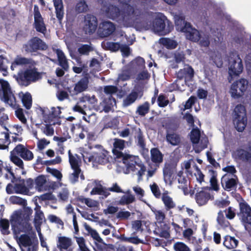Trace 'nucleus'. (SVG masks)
<instances>
[{"label":"nucleus","instance_id":"f257e3e1","mask_svg":"<svg viewBox=\"0 0 251 251\" xmlns=\"http://www.w3.org/2000/svg\"><path fill=\"white\" fill-rule=\"evenodd\" d=\"M104 11L107 17L115 20L127 27L134 24L135 21L140 15L141 12L136 4H124L122 10L117 6L109 4L106 7Z\"/></svg>","mask_w":251,"mask_h":251},{"label":"nucleus","instance_id":"f03ea898","mask_svg":"<svg viewBox=\"0 0 251 251\" xmlns=\"http://www.w3.org/2000/svg\"><path fill=\"white\" fill-rule=\"evenodd\" d=\"M33 213L32 209L29 207H25L23 210L15 211L11 215L10 222L12 230L14 234L21 232H28L32 227L30 223V218Z\"/></svg>","mask_w":251,"mask_h":251},{"label":"nucleus","instance_id":"7ed1b4c3","mask_svg":"<svg viewBox=\"0 0 251 251\" xmlns=\"http://www.w3.org/2000/svg\"><path fill=\"white\" fill-rule=\"evenodd\" d=\"M233 124L236 129L239 132L243 131L247 123V117L245 107L239 104L237 105L234 110Z\"/></svg>","mask_w":251,"mask_h":251},{"label":"nucleus","instance_id":"20e7f679","mask_svg":"<svg viewBox=\"0 0 251 251\" xmlns=\"http://www.w3.org/2000/svg\"><path fill=\"white\" fill-rule=\"evenodd\" d=\"M48 45L38 37H33L23 45V49L26 53H32L38 50H46Z\"/></svg>","mask_w":251,"mask_h":251},{"label":"nucleus","instance_id":"39448f33","mask_svg":"<svg viewBox=\"0 0 251 251\" xmlns=\"http://www.w3.org/2000/svg\"><path fill=\"white\" fill-rule=\"evenodd\" d=\"M248 86L249 81L245 78H241L234 81L230 89L231 96L234 99L240 98L245 94Z\"/></svg>","mask_w":251,"mask_h":251},{"label":"nucleus","instance_id":"423d86ee","mask_svg":"<svg viewBox=\"0 0 251 251\" xmlns=\"http://www.w3.org/2000/svg\"><path fill=\"white\" fill-rule=\"evenodd\" d=\"M2 95L4 101L10 105L16 104V100L8 81L0 79V95Z\"/></svg>","mask_w":251,"mask_h":251},{"label":"nucleus","instance_id":"0eeeda50","mask_svg":"<svg viewBox=\"0 0 251 251\" xmlns=\"http://www.w3.org/2000/svg\"><path fill=\"white\" fill-rule=\"evenodd\" d=\"M40 111L42 112L43 120L46 123H50L52 125L57 124L55 120L59 118L61 111L59 107L57 108L53 107L50 112L47 107H40Z\"/></svg>","mask_w":251,"mask_h":251},{"label":"nucleus","instance_id":"6e6552de","mask_svg":"<svg viewBox=\"0 0 251 251\" xmlns=\"http://www.w3.org/2000/svg\"><path fill=\"white\" fill-rule=\"evenodd\" d=\"M240 213L241 221L246 229L251 227V207L246 202L239 203Z\"/></svg>","mask_w":251,"mask_h":251},{"label":"nucleus","instance_id":"1a4fd4ad","mask_svg":"<svg viewBox=\"0 0 251 251\" xmlns=\"http://www.w3.org/2000/svg\"><path fill=\"white\" fill-rule=\"evenodd\" d=\"M210 191V188L208 187H202L201 190L198 189L195 195V199L199 206L204 205L210 200L213 199Z\"/></svg>","mask_w":251,"mask_h":251},{"label":"nucleus","instance_id":"9d476101","mask_svg":"<svg viewBox=\"0 0 251 251\" xmlns=\"http://www.w3.org/2000/svg\"><path fill=\"white\" fill-rule=\"evenodd\" d=\"M33 13L34 27L37 32L45 33L47 31L46 26L37 5H34Z\"/></svg>","mask_w":251,"mask_h":251},{"label":"nucleus","instance_id":"9b49d317","mask_svg":"<svg viewBox=\"0 0 251 251\" xmlns=\"http://www.w3.org/2000/svg\"><path fill=\"white\" fill-rule=\"evenodd\" d=\"M115 25L110 21H104L100 23L98 29V34L101 38L107 37L115 31Z\"/></svg>","mask_w":251,"mask_h":251},{"label":"nucleus","instance_id":"f8f14e48","mask_svg":"<svg viewBox=\"0 0 251 251\" xmlns=\"http://www.w3.org/2000/svg\"><path fill=\"white\" fill-rule=\"evenodd\" d=\"M231 58L229 59L228 74L229 76L232 78L233 76L239 75L242 72L243 65L242 59L239 55H237L235 58L233 60H231Z\"/></svg>","mask_w":251,"mask_h":251},{"label":"nucleus","instance_id":"ddd939ff","mask_svg":"<svg viewBox=\"0 0 251 251\" xmlns=\"http://www.w3.org/2000/svg\"><path fill=\"white\" fill-rule=\"evenodd\" d=\"M84 30L86 33L91 34L96 30L98 26V21L96 16L88 14L84 17Z\"/></svg>","mask_w":251,"mask_h":251},{"label":"nucleus","instance_id":"4468645a","mask_svg":"<svg viewBox=\"0 0 251 251\" xmlns=\"http://www.w3.org/2000/svg\"><path fill=\"white\" fill-rule=\"evenodd\" d=\"M13 150L14 153H17L25 161H31L34 158L32 152L23 144H18Z\"/></svg>","mask_w":251,"mask_h":251},{"label":"nucleus","instance_id":"2eb2a0df","mask_svg":"<svg viewBox=\"0 0 251 251\" xmlns=\"http://www.w3.org/2000/svg\"><path fill=\"white\" fill-rule=\"evenodd\" d=\"M177 78L179 80L184 79L185 82L192 81L194 76V71L193 68L187 65L183 69H180L176 73Z\"/></svg>","mask_w":251,"mask_h":251},{"label":"nucleus","instance_id":"dca6fc26","mask_svg":"<svg viewBox=\"0 0 251 251\" xmlns=\"http://www.w3.org/2000/svg\"><path fill=\"white\" fill-rule=\"evenodd\" d=\"M183 30L187 39L194 42H198L200 40L201 33L198 30L193 27L191 24H187V26L183 28Z\"/></svg>","mask_w":251,"mask_h":251},{"label":"nucleus","instance_id":"f3484780","mask_svg":"<svg viewBox=\"0 0 251 251\" xmlns=\"http://www.w3.org/2000/svg\"><path fill=\"white\" fill-rule=\"evenodd\" d=\"M89 78V74H86L75 83L74 88V94L72 95H76L86 91L88 88Z\"/></svg>","mask_w":251,"mask_h":251},{"label":"nucleus","instance_id":"a211bd4d","mask_svg":"<svg viewBox=\"0 0 251 251\" xmlns=\"http://www.w3.org/2000/svg\"><path fill=\"white\" fill-rule=\"evenodd\" d=\"M72 241L71 238L66 236L58 237L57 247L60 251H73Z\"/></svg>","mask_w":251,"mask_h":251},{"label":"nucleus","instance_id":"6ab92c4d","mask_svg":"<svg viewBox=\"0 0 251 251\" xmlns=\"http://www.w3.org/2000/svg\"><path fill=\"white\" fill-rule=\"evenodd\" d=\"M235 159L247 162L251 161V152L241 148H237L232 153Z\"/></svg>","mask_w":251,"mask_h":251},{"label":"nucleus","instance_id":"aec40b11","mask_svg":"<svg viewBox=\"0 0 251 251\" xmlns=\"http://www.w3.org/2000/svg\"><path fill=\"white\" fill-rule=\"evenodd\" d=\"M153 26L154 30L160 35H166L171 31L169 29L165 28V21L161 18H156L154 19Z\"/></svg>","mask_w":251,"mask_h":251},{"label":"nucleus","instance_id":"412c9836","mask_svg":"<svg viewBox=\"0 0 251 251\" xmlns=\"http://www.w3.org/2000/svg\"><path fill=\"white\" fill-rule=\"evenodd\" d=\"M135 142L136 145L140 148L142 151L147 150L145 136L143 132L142 131L140 128L135 129V133L134 135Z\"/></svg>","mask_w":251,"mask_h":251},{"label":"nucleus","instance_id":"4be33fe9","mask_svg":"<svg viewBox=\"0 0 251 251\" xmlns=\"http://www.w3.org/2000/svg\"><path fill=\"white\" fill-rule=\"evenodd\" d=\"M56 18L61 23L64 16V6L62 0H52Z\"/></svg>","mask_w":251,"mask_h":251},{"label":"nucleus","instance_id":"5701e85b","mask_svg":"<svg viewBox=\"0 0 251 251\" xmlns=\"http://www.w3.org/2000/svg\"><path fill=\"white\" fill-rule=\"evenodd\" d=\"M92 157L100 164H105L109 162L108 152L104 150L101 152L94 153Z\"/></svg>","mask_w":251,"mask_h":251},{"label":"nucleus","instance_id":"b1692460","mask_svg":"<svg viewBox=\"0 0 251 251\" xmlns=\"http://www.w3.org/2000/svg\"><path fill=\"white\" fill-rule=\"evenodd\" d=\"M227 175L223 176L221 179V184L226 190L230 191L237 186V181L233 178H227Z\"/></svg>","mask_w":251,"mask_h":251},{"label":"nucleus","instance_id":"393cba45","mask_svg":"<svg viewBox=\"0 0 251 251\" xmlns=\"http://www.w3.org/2000/svg\"><path fill=\"white\" fill-rule=\"evenodd\" d=\"M151 159L156 165H159L163 161V154L157 148L151 150Z\"/></svg>","mask_w":251,"mask_h":251},{"label":"nucleus","instance_id":"a878e982","mask_svg":"<svg viewBox=\"0 0 251 251\" xmlns=\"http://www.w3.org/2000/svg\"><path fill=\"white\" fill-rule=\"evenodd\" d=\"M161 200L166 211H170L176 207V203L174 201L172 198L169 196L168 192L162 194Z\"/></svg>","mask_w":251,"mask_h":251},{"label":"nucleus","instance_id":"bb28decb","mask_svg":"<svg viewBox=\"0 0 251 251\" xmlns=\"http://www.w3.org/2000/svg\"><path fill=\"white\" fill-rule=\"evenodd\" d=\"M35 211V216L34 218V224L35 227L37 229L40 228V226L42 224L43 220L45 218L43 212L41 210V206L37 203L34 208Z\"/></svg>","mask_w":251,"mask_h":251},{"label":"nucleus","instance_id":"cd10ccee","mask_svg":"<svg viewBox=\"0 0 251 251\" xmlns=\"http://www.w3.org/2000/svg\"><path fill=\"white\" fill-rule=\"evenodd\" d=\"M167 142L172 146L178 145L181 142V138L179 134L174 132H169L167 130L166 135Z\"/></svg>","mask_w":251,"mask_h":251},{"label":"nucleus","instance_id":"c85d7f7f","mask_svg":"<svg viewBox=\"0 0 251 251\" xmlns=\"http://www.w3.org/2000/svg\"><path fill=\"white\" fill-rule=\"evenodd\" d=\"M25 70L30 84L32 82H36L41 78L40 73L37 71V69L35 67L27 68Z\"/></svg>","mask_w":251,"mask_h":251},{"label":"nucleus","instance_id":"c756f323","mask_svg":"<svg viewBox=\"0 0 251 251\" xmlns=\"http://www.w3.org/2000/svg\"><path fill=\"white\" fill-rule=\"evenodd\" d=\"M176 171V167L171 164H165L163 168V176L164 180H171L173 178V175Z\"/></svg>","mask_w":251,"mask_h":251},{"label":"nucleus","instance_id":"7c9ffc66","mask_svg":"<svg viewBox=\"0 0 251 251\" xmlns=\"http://www.w3.org/2000/svg\"><path fill=\"white\" fill-rule=\"evenodd\" d=\"M16 79L21 86H27L30 84L25 70H20L17 74Z\"/></svg>","mask_w":251,"mask_h":251},{"label":"nucleus","instance_id":"2f4dec72","mask_svg":"<svg viewBox=\"0 0 251 251\" xmlns=\"http://www.w3.org/2000/svg\"><path fill=\"white\" fill-rule=\"evenodd\" d=\"M54 50V49H53ZM57 54L59 65L65 70L67 71L69 69V64L64 52L60 49H55Z\"/></svg>","mask_w":251,"mask_h":251},{"label":"nucleus","instance_id":"473e14b6","mask_svg":"<svg viewBox=\"0 0 251 251\" xmlns=\"http://www.w3.org/2000/svg\"><path fill=\"white\" fill-rule=\"evenodd\" d=\"M129 65L136 70H142L145 69V61L143 58L138 56L130 62Z\"/></svg>","mask_w":251,"mask_h":251},{"label":"nucleus","instance_id":"72a5a7b5","mask_svg":"<svg viewBox=\"0 0 251 251\" xmlns=\"http://www.w3.org/2000/svg\"><path fill=\"white\" fill-rule=\"evenodd\" d=\"M238 244V241L234 237L226 235L225 237L223 245L228 249L236 248Z\"/></svg>","mask_w":251,"mask_h":251},{"label":"nucleus","instance_id":"f704fd0d","mask_svg":"<svg viewBox=\"0 0 251 251\" xmlns=\"http://www.w3.org/2000/svg\"><path fill=\"white\" fill-rule=\"evenodd\" d=\"M138 98V92L132 91L123 100V105L127 107L133 103Z\"/></svg>","mask_w":251,"mask_h":251},{"label":"nucleus","instance_id":"c9c22d12","mask_svg":"<svg viewBox=\"0 0 251 251\" xmlns=\"http://www.w3.org/2000/svg\"><path fill=\"white\" fill-rule=\"evenodd\" d=\"M160 224V226L157 229L159 236L161 237L169 239L170 237L169 225L164 223Z\"/></svg>","mask_w":251,"mask_h":251},{"label":"nucleus","instance_id":"e433bc0d","mask_svg":"<svg viewBox=\"0 0 251 251\" xmlns=\"http://www.w3.org/2000/svg\"><path fill=\"white\" fill-rule=\"evenodd\" d=\"M34 180L35 189L39 192L43 191L44 186L47 182L45 176L43 175H39Z\"/></svg>","mask_w":251,"mask_h":251},{"label":"nucleus","instance_id":"4c0bfd02","mask_svg":"<svg viewBox=\"0 0 251 251\" xmlns=\"http://www.w3.org/2000/svg\"><path fill=\"white\" fill-rule=\"evenodd\" d=\"M187 24H191L190 23L187 22L185 21V18L183 16H178L176 17L175 19V25L176 28L177 30L184 32L185 26H187Z\"/></svg>","mask_w":251,"mask_h":251},{"label":"nucleus","instance_id":"58836bf2","mask_svg":"<svg viewBox=\"0 0 251 251\" xmlns=\"http://www.w3.org/2000/svg\"><path fill=\"white\" fill-rule=\"evenodd\" d=\"M103 102L104 104L103 106L104 111L108 112L111 110L113 104L116 103V100L112 96H108L107 98L104 99Z\"/></svg>","mask_w":251,"mask_h":251},{"label":"nucleus","instance_id":"ea45409f","mask_svg":"<svg viewBox=\"0 0 251 251\" xmlns=\"http://www.w3.org/2000/svg\"><path fill=\"white\" fill-rule=\"evenodd\" d=\"M30 63V60L24 57L17 56L11 65V69L14 70L18 65H26Z\"/></svg>","mask_w":251,"mask_h":251},{"label":"nucleus","instance_id":"a19ab883","mask_svg":"<svg viewBox=\"0 0 251 251\" xmlns=\"http://www.w3.org/2000/svg\"><path fill=\"white\" fill-rule=\"evenodd\" d=\"M159 43L169 49H175L177 45L175 41L167 38H161L159 39Z\"/></svg>","mask_w":251,"mask_h":251},{"label":"nucleus","instance_id":"79ce46f5","mask_svg":"<svg viewBox=\"0 0 251 251\" xmlns=\"http://www.w3.org/2000/svg\"><path fill=\"white\" fill-rule=\"evenodd\" d=\"M19 242L24 247H28V249L29 248H32V247L33 246V245H32L31 239L28 235L26 234H22L21 235L20 237L19 238ZM34 245L35 244H34ZM35 245H37L36 244ZM37 247H38L37 245Z\"/></svg>","mask_w":251,"mask_h":251},{"label":"nucleus","instance_id":"37998d69","mask_svg":"<svg viewBox=\"0 0 251 251\" xmlns=\"http://www.w3.org/2000/svg\"><path fill=\"white\" fill-rule=\"evenodd\" d=\"M22 102L23 105L26 109H30L32 106V99L31 95L29 92H26L25 94H23Z\"/></svg>","mask_w":251,"mask_h":251},{"label":"nucleus","instance_id":"c03bdc74","mask_svg":"<svg viewBox=\"0 0 251 251\" xmlns=\"http://www.w3.org/2000/svg\"><path fill=\"white\" fill-rule=\"evenodd\" d=\"M10 160L21 169H24V165L23 160L18 156L17 153H14L13 150L10 152Z\"/></svg>","mask_w":251,"mask_h":251},{"label":"nucleus","instance_id":"a18cd8bd","mask_svg":"<svg viewBox=\"0 0 251 251\" xmlns=\"http://www.w3.org/2000/svg\"><path fill=\"white\" fill-rule=\"evenodd\" d=\"M135 201V197L129 194L127 195L122 196L118 202V204L121 205H128L133 202Z\"/></svg>","mask_w":251,"mask_h":251},{"label":"nucleus","instance_id":"49530a36","mask_svg":"<svg viewBox=\"0 0 251 251\" xmlns=\"http://www.w3.org/2000/svg\"><path fill=\"white\" fill-rule=\"evenodd\" d=\"M209 171L211 175L212 176L210 179V182L212 189L215 191H217L219 189V185L217 183V173L216 171H214L212 169L209 170Z\"/></svg>","mask_w":251,"mask_h":251},{"label":"nucleus","instance_id":"de8ad7c7","mask_svg":"<svg viewBox=\"0 0 251 251\" xmlns=\"http://www.w3.org/2000/svg\"><path fill=\"white\" fill-rule=\"evenodd\" d=\"M88 9V6L84 0H80L75 6V11L77 13L86 12Z\"/></svg>","mask_w":251,"mask_h":251},{"label":"nucleus","instance_id":"09e8293b","mask_svg":"<svg viewBox=\"0 0 251 251\" xmlns=\"http://www.w3.org/2000/svg\"><path fill=\"white\" fill-rule=\"evenodd\" d=\"M4 134V138L0 139V150H4L8 148L10 143L9 134L7 132L2 133Z\"/></svg>","mask_w":251,"mask_h":251},{"label":"nucleus","instance_id":"8fccbe9b","mask_svg":"<svg viewBox=\"0 0 251 251\" xmlns=\"http://www.w3.org/2000/svg\"><path fill=\"white\" fill-rule=\"evenodd\" d=\"M217 221L218 224L222 227H227L230 224L229 222L225 218L223 212L221 210L218 213Z\"/></svg>","mask_w":251,"mask_h":251},{"label":"nucleus","instance_id":"3c124183","mask_svg":"<svg viewBox=\"0 0 251 251\" xmlns=\"http://www.w3.org/2000/svg\"><path fill=\"white\" fill-rule=\"evenodd\" d=\"M150 110V104L147 101L139 105L136 110V113L141 116H145Z\"/></svg>","mask_w":251,"mask_h":251},{"label":"nucleus","instance_id":"603ef678","mask_svg":"<svg viewBox=\"0 0 251 251\" xmlns=\"http://www.w3.org/2000/svg\"><path fill=\"white\" fill-rule=\"evenodd\" d=\"M72 169L74 170V172L70 175L69 179L72 183L75 184L78 182L81 170L80 167Z\"/></svg>","mask_w":251,"mask_h":251},{"label":"nucleus","instance_id":"864d4df0","mask_svg":"<svg viewBox=\"0 0 251 251\" xmlns=\"http://www.w3.org/2000/svg\"><path fill=\"white\" fill-rule=\"evenodd\" d=\"M9 222L7 219H1L0 220V229L2 234L8 235L9 234Z\"/></svg>","mask_w":251,"mask_h":251},{"label":"nucleus","instance_id":"5fc2aeb1","mask_svg":"<svg viewBox=\"0 0 251 251\" xmlns=\"http://www.w3.org/2000/svg\"><path fill=\"white\" fill-rule=\"evenodd\" d=\"M201 133L199 129L197 127L193 128L190 132V139L194 144L199 143L200 139Z\"/></svg>","mask_w":251,"mask_h":251},{"label":"nucleus","instance_id":"6e6d98bb","mask_svg":"<svg viewBox=\"0 0 251 251\" xmlns=\"http://www.w3.org/2000/svg\"><path fill=\"white\" fill-rule=\"evenodd\" d=\"M121 151V150L117 149H113V153L116 156V158H122L123 162L126 163V161L130 159L132 157L129 154H124Z\"/></svg>","mask_w":251,"mask_h":251},{"label":"nucleus","instance_id":"4d7b16f0","mask_svg":"<svg viewBox=\"0 0 251 251\" xmlns=\"http://www.w3.org/2000/svg\"><path fill=\"white\" fill-rule=\"evenodd\" d=\"M104 46L106 50L117 51L120 49L121 45L118 42H106L104 43Z\"/></svg>","mask_w":251,"mask_h":251},{"label":"nucleus","instance_id":"13d9d810","mask_svg":"<svg viewBox=\"0 0 251 251\" xmlns=\"http://www.w3.org/2000/svg\"><path fill=\"white\" fill-rule=\"evenodd\" d=\"M153 212L155 219L158 223L162 224L164 223V220L166 219V215L164 212L162 210H155Z\"/></svg>","mask_w":251,"mask_h":251},{"label":"nucleus","instance_id":"bf43d9fd","mask_svg":"<svg viewBox=\"0 0 251 251\" xmlns=\"http://www.w3.org/2000/svg\"><path fill=\"white\" fill-rule=\"evenodd\" d=\"M122 240L126 242H128L135 245L143 243V241L139 239L137 236L128 237L125 236L124 235H122Z\"/></svg>","mask_w":251,"mask_h":251},{"label":"nucleus","instance_id":"052dcab7","mask_svg":"<svg viewBox=\"0 0 251 251\" xmlns=\"http://www.w3.org/2000/svg\"><path fill=\"white\" fill-rule=\"evenodd\" d=\"M69 196V190L66 188H63L58 193L57 197L59 201H67Z\"/></svg>","mask_w":251,"mask_h":251},{"label":"nucleus","instance_id":"680f3d73","mask_svg":"<svg viewBox=\"0 0 251 251\" xmlns=\"http://www.w3.org/2000/svg\"><path fill=\"white\" fill-rule=\"evenodd\" d=\"M15 188L17 193L25 195L29 192V189L25 186L24 182L15 184Z\"/></svg>","mask_w":251,"mask_h":251},{"label":"nucleus","instance_id":"e2e57ef3","mask_svg":"<svg viewBox=\"0 0 251 251\" xmlns=\"http://www.w3.org/2000/svg\"><path fill=\"white\" fill-rule=\"evenodd\" d=\"M158 105L160 107H165L169 103V100L164 94H160L157 98Z\"/></svg>","mask_w":251,"mask_h":251},{"label":"nucleus","instance_id":"0e129e2a","mask_svg":"<svg viewBox=\"0 0 251 251\" xmlns=\"http://www.w3.org/2000/svg\"><path fill=\"white\" fill-rule=\"evenodd\" d=\"M15 115L16 117L24 124H27V120L25 118L24 110L21 108H19L15 111Z\"/></svg>","mask_w":251,"mask_h":251},{"label":"nucleus","instance_id":"69168bd1","mask_svg":"<svg viewBox=\"0 0 251 251\" xmlns=\"http://www.w3.org/2000/svg\"><path fill=\"white\" fill-rule=\"evenodd\" d=\"M113 143V149L123 150L125 147V141L122 139L115 138Z\"/></svg>","mask_w":251,"mask_h":251},{"label":"nucleus","instance_id":"338daca9","mask_svg":"<svg viewBox=\"0 0 251 251\" xmlns=\"http://www.w3.org/2000/svg\"><path fill=\"white\" fill-rule=\"evenodd\" d=\"M76 241L79 246L80 251H90L85 245V240L83 237H75Z\"/></svg>","mask_w":251,"mask_h":251},{"label":"nucleus","instance_id":"774afa93","mask_svg":"<svg viewBox=\"0 0 251 251\" xmlns=\"http://www.w3.org/2000/svg\"><path fill=\"white\" fill-rule=\"evenodd\" d=\"M176 251H190L189 248L182 242H177L174 246Z\"/></svg>","mask_w":251,"mask_h":251}]
</instances>
